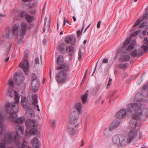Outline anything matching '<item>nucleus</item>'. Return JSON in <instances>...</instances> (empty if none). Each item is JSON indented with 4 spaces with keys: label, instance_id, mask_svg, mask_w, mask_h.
Segmentation results:
<instances>
[{
    "label": "nucleus",
    "instance_id": "1",
    "mask_svg": "<svg viewBox=\"0 0 148 148\" xmlns=\"http://www.w3.org/2000/svg\"><path fill=\"white\" fill-rule=\"evenodd\" d=\"M142 105L140 103H131L130 106L132 108L134 114L132 115V119L130 122L131 127L134 129L137 125V120H143L147 119L148 116V111H147L143 114V111L142 109Z\"/></svg>",
    "mask_w": 148,
    "mask_h": 148
},
{
    "label": "nucleus",
    "instance_id": "2",
    "mask_svg": "<svg viewBox=\"0 0 148 148\" xmlns=\"http://www.w3.org/2000/svg\"><path fill=\"white\" fill-rule=\"evenodd\" d=\"M32 100L29 102L27 101V98L25 96H23L21 100L22 106L26 110V115L29 117H32L35 116V113L33 110L34 108H37L38 111H40L38 106L36 104L38 102L37 95H32Z\"/></svg>",
    "mask_w": 148,
    "mask_h": 148
},
{
    "label": "nucleus",
    "instance_id": "3",
    "mask_svg": "<svg viewBox=\"0 0 148 148\" xmlns=\"http://www.w3.org/2000/svg\"><path fill=\"white\" fill-rule=\"evenodd\" d=\"M15 94V101L12 103L11 104L9 102H7L5 105L6 112L10 114L9 119L10 121H14V119L17 116V113L18 110V103L19 102L20 97L18 93L16 91H14Z\"/></svg>",
    "mask_w": 148,
    "mask_h": 148
},
{
    "label": "nucleus",
    "instance_id": "4",
    "mask_svg": "<svg viewBox=\"0 0 148 148\" xmlns=\"http://www.w3.org/2000/svg\"><path fill=\"white\" fill-rule=\"evenodd\" d=\"M57 69H62L55 76L56 80L58 84H62L68 80V72H70V70L69 69V65L68 64H64L58 66Z\"/></svg>",
    "mask_w": 148,
    "mask_h": 148
},
{
    "label": "nucleus",
    "instance_id": "5",
    "mask_svg": "<svg viewBox=\"0 0 148 148\" xmlns=\"http://www.w3.org/2000/svg\"><path fill=\"white\" fill-rule=\"evenodd\" d=\"M140 31V30H138L131 34V36L129 38H127L123 42L121 47L117 50V53H119L120 52H122L123 53H127V51H130L133 49L136 43V41L135 40H132L130 45L128 46H127L131 40L132 36H135L138 34Z\"/></svg>",
    "mask_w": 148,
    "mask_h": 148
},
{
    "label": "nucleus",
    "instance_id": "6",
    "mask_svg": "<svg viewBox=\"0 0 148 148\" xmlns=\"http://www.w3.org/2000/svg\"><path fill=\"white\" fill-rule=\"evenodd\" d=\"M127 137L123 135H116L112 138L113 144L118 147L126 145L127 143Z\"/></svg>",
    "mask_w": 148,
    "mask_h": 148
},
{
    "label": "nucleus",
    "instance_id": "7",
    "mask_svg": "<svg viewBox=\"0 0 148 148\" xmlns=\"http://www.w3.org/2000/svg\"><path fill=\"white\" fill-rule=\"evenodd\" d=\"M25 125L27 128H30L32 127H34L31 128L29 130L30 134L35 135L37 134L36 127L38 125H36V122L35 120H32L30 119L27 120L26 121Z\"/></svg>",
    "mask_w": 148,
    "mask_h": 148
},
{
    "label": "nucleus",
    "instance_id": "8",
    "mask_svg": "<svg viewBox=\"0 0 148 148\" xmlns=\"http://www.w3.org/2000/svg\"><path fill=\"white\" fill-rule=\"evenodd\" d=\"M14 78L17 85H21L23 87H25V84L23 82L25 79V77L23 74L16 73L14 74Z\"/></svg>",
    "mask_w": 148,
    "mask_h": 148
},
{
    "label": "nucleus",
    "instance_id": "9",
    "mask_svg": "<svg viewBox=\"0 0 148 148\" xmlns=\"http://www.w3.org/2000/svg\"><path fill=\"white\" fill-rule=\"evenodd\" d=\"M32 90L34 92H35L37 91L39 89L40 81L37 79L36 75L34 74H32Z\"/></svg>",
    "mask_w": 148,
    "mask_h": 148
},
{
    "label": "nucleus",
    "instance_id": "10",
    "mask_svg": "<svg viewBox=\"0 0 148 148\" xmlns=\"http://www.w3.org/2000/svg\"><path fill=\"white\" fill-rule=\"evenodd\" d=\"M79 114L76 111L72 112L69 116L68 123L72 125L76 123L79 119Z\"/></svg>",
    "mask_w": 148,
    "mask_h": 148
},
{
    "label": "nucleus",
    "instance_id": "11",
    "mask_svg": "<svg viewBox=\"0 0 148 148\" xmlns=\"http://www.w3.org/2000/svg\"><path fill=\"white\" fill-rule=\"evenodd\" d=\"M19 66L23 69L25 74H28V72L29 69V64L27 60H25L23 62L21 63Z\"/></svg>",
    "mask_w": 148,
    "mask_h": 148
},
{
    "label": "nucleus",
    "instance_id": "12",
    "mask_svg": "<svg viewBox=\"0 0 148 148\" xmlns=\"http://www.w3.org/2000/svg\"><path fill=\"white\" fill-rule=\"evenodd\" d=\"M137 132L133 130H131L128 134V138H127V143H130L137 135Z\"/></svg>",
    "mask_w": 148,
    "mask_h": 148
},
{
    "label": "nucleus",
    "instance_id": "13",
    "mask_svg": "<svg viewBox=\"0 0 148 148\" xmlns=\"http://www.w3.org/2000/svg\"><path fill=\"white\" fill-rule=\"evenodd\" d=\"M126 116V110L124 108H123L119 111L116 114V119H121L125 118Z\"/></svg>",
    "mask_w": 148,
    "mask_h": 148
},
{
    "label": "nucleus",
    "instance_id": "14",
    "mask_svg": "<svg viewBox=\"0 0 148 148\" xmlns=\"http://www.w3.org/2000/svg\"><path fill=\"white\" fill-rule=\"evenodd\" d=\"M143 54V52L140 49H138V50L135 49L132 51L130 53L132 56L138 57L141 56Z\"/></svg>",
    "mask_w": 148,
    "mask_h": 148
},
{
    "label": "nucleus",
    "instance_id": "15",
    "mask_svg": "<svg viewBox=\"0 0 148 148\" xmlns=\"http://www.w3.org/2000/svg\"><path fill=\"white\" fill-rule=\"evenodd\" d=\"M12 35L11 29H10L9 27H7L3 35V38L9 39Z\"/></svg>",
    "mask_w": 148,
    "mask_h": 148
},
{
    "label": "nucleus",
    "instance_id": "16",
    "mask_svg": "<svg viewBox=\"0 0 148 148\" xmlns=\"http://www.w3.org/2000/svg\"><path fill=\"white\" fill-rule=\"evenodd\" d=\"M75 38L71 36H68L65 39V42L67 44H69L73 41V42L71 44L73 46L75 45Z\"/></svg>",
    "mask_w": 148,
    "mask_h": 148
},
{
    "label": "nucleus",
    "instance_id": "17",
    "mask_svg": "<svg viewBox=\"0 0 148 148\" xmlns=\"http://www.w3.org/2000/svg\"><path fill=\"white\" fill-rule=\"evenodd\" d=\"M32 143L34 148H40V144L38 140V138L36 137H35L33 138V140H32Z\"/></svg>",
    "mask_w": 148,
    "mask_h": 148
},
{
    "label": "nucleus",
    "instance_id": "18",
    "mask_svg": "<svg viewBox=\"0 0 148 148\" xmlns=\"http://www.w3.org/2000/svg\"><path fill=\"white\" fill-rule=\"evenodd\" d=\"M27 24L25 22H23L21 25V35L24 36L26 34L27 31Z\"/></svg>",
    "mask_w": 148,
    "mask_h": 148
},
{
    "label": "nucleus",
    "instance_id": "19",
    "mask_svg": "<svg viewBox=\"0 0 148 148\" xmlns=\"http://www.w3.org/2000/svg\"><path fill=\"white\" fill-rule=\"evenodd\" d=\"M120 123L119 121H117V120L114 121L111 125L109 126V129L111 131L116 127L119 126Z\"/></svg>",
    "mask_w": 148,
    "mask_h": 148
},
{
    "label": "nucleus",
    "instance_id": "20",
    "mask_svg": "<svg viewBox=\"0 0 148 148\" xmlns=\"http://www.w3.org/2000/svg\"><path fill=\"white\" fill-rule=\"evenodd\" d=\"M19 28V25L18 23L15 24L13 26L12 28V31L14 35H17L18 34Z\"/></svg>",
    "mask_w": 148,
    "mask_h": 148
},
{
    "label": "nucleus",
    "instance_id": "21",
    "mask_svg": "<svg viewBox=\"0 0 148 148\" xmlns=\"http://www.w3.org/2000/svg\"><path fill=\"white\" fill-rule=\"evenodd\" d=\"M15 129L17 135H19L20 133H24V128L22 126L18 125L16 126Z\"/></svg>",
    "mask_w": 148,
    "mask_h": 148
},
{
    "label": "nucleus",
    "instance_id": "22",
    "mask_svg": "<svg viewBox=\"0 0 148 148\" xmlns=\"http://www.w3.org/2000/svg\"><path fill=\"white\" fill-rule=\"evenodd\" d=\"M117 66L118 68L119 69H122L124 70L128 67L129 65L127 63H125V64L121 63L118 64Z\"/></svg>",
    "mask_w": 148,
    "mask_h": 148
},
{
    "label": "nucleus",
    "instance_id": "23",
    "mask_svg": "<svg viewBox=\"0 0 148 148\" xmlns=\"http://www.w3.org/2000/svg\"><path fill=\"white\" fill-rule=\"evenodd\" d=\"M75 108L77 110V111L79 114L81 113L82 109V104L80 102H77L75 103Z\"/></svg>",
    "mask_w": 148,
    "mask_h": 148
},
{
    "label": "nucleus",
    "instance_id": "24",
    "mask_svg": "<svg viewBox=\"0 0 148 148\" xmlns=\"http://www.w3.org/2000/svg\"><path fill=\"white\" fill-rule=\"evenodd\" d=\"M120 60L123 62H127L129 61L130 59V57L129 55H124L120 58Z\"/></svg>",
    "mask_w": 148,
    "mask_h": 148
},
{
    "label": "nucleus",
    "instance_id": "25",
    "mask_svg": "<svg viewBox=\"0 0 148 148\" xmlns=\"http://www.w3.org/2000/svg\"><path fill=\"white\" fill-rule=\"evenodd\" d=\"M57 62L59 65H62L63 62V55H60L57 59Z\"/></svg>",
    "mask_w": 148,
    "mask_h": 148
},
{
    "label": "nucleus",
    "instance_id": "26",
    "mask_svg": "<svg viewBox=\"0 0 148 148\" xmlns=\"http://www.w3.org/2000/svg\"><path fill=\"white\" fill-rule=\"evenodd\" d=\"M25 120V118L23 116H21L17 118L15 121L16 124H21L23 123Z\"/></svg>",
    "mask_w": 148,
    "mask_h": 148
},
{
    "label": "nucleus",
    "instance_id": "27",
    "mask_svg": "<svg viewBox=\"0 0 148 148\" xmlns=\"http://www.w3.org/2000/svg\"><path fill=\"white\" fill-rule=\"evenodd\" d=\"M66 51L69 52V54L72 56L73 53L75 49L72 46H70L66 47Z\"/></svg>",
    "mask_w": 148,
    "mask_h": 148
},
{
    "label": "nucleus",
    "instance_id": "28",
    "mask_svg": "<svg viewBox=\"0 0 148 148\" xmlns=\"http://www.w3.org/2000/svg\"><path fill=\"white\" fill-rule=\"evenodd\" d=\"M25 19L29 23L32 22L34 20V17L29 14H27L25 17Z\"/></svg>",
    "mask_w": 148,
    "mask_h": 148
},
{
    "label": "nucleus",
    "instance_id": "29",
    "mask_svg": "<svg viewBox=\"0 0 148 148\" xmlns=\"http://www.w3.org/2000/svg\"><path fill=\"white\" fill-rule=\"evenodd\" d=\"M65 44L64 43L61 44L59 47V51L62 53H65V50L64 48Z\"/></svg>",
    "mask_w": 148,
    "mask_h": 148
},
{
    "label": "nucleus",
    "instance_id": "30",
    "mask_svg": "<svg viewBox=\"0 0 148 148\" xmlns=\"http://www.w3.org/2000/svg\"><path fill=\"white\" fill-rule=\"evenodd\" d=\"M88 96V93H86L85 95H83L82 97V103L85 104L87 102V99Z\"/></svg>",
    "mask_w": 148,
    "mask_h": 148
},
{
    "label": "nucleus",
    "instance_id": "31",
    "mask_svg": "<svg viewBox=\"0 0 148 148\" xmlns=\"http://www.w3.org/2000/svg\"><path fill=\"white\" fill-rule=\"evenodd\" d=\"M100 86L99 85H97L93 89L92 93L94 94H96L99 90Z\"/></svg>",
    "mask_w": 148,
    "mask_h": 148
},
{
    "label": "nucleus",
    "instance_id": "32",
    "mask_svg": "<svg viewBox=\"0 0 148 148\" xmlns=\"http://www.w3.org/2000/svg\"><path fill=\"white\" fill-rule=\"evenodd\" d=\"M68 131L70 134L72 135H74L76 132L75 130L72 127H69Z\"/></svg>",
    "mask_w": 148,
    "mask_h": 148
},
{
    "label": "nucleus",
    "instance_id": "33",
    "mask_svg": "<svg viewBox=\"0 0 148 148\" xmlns=\"http://www.w3.org/2000/svg\"><path fill=\"white\" fill-rule=\"evenodd\" d=\"M49 122L51 127L53 128L55 126L56 122L55 120L53 119H51L49 121Z\"/></svg>",
    "mask_w": 148,
    "mask_h": 148
},
{
    "label": "nucleus",
    "instance_id": "34",
    "mask_svg": "<svg viewBox=\"0 0 148 148\" xmlns=\"http://www.w3.org/2000/svg\"><path fill=\"white\" fill-rule=\"evenodd\" d=\"M10 47H10V48H9L6 51V53L5 54V55H6V56H7V57L5 60V62H7L9 60L10 56H8V55L9 51H10Z\"/></svg>",
    "mask_w": 148,
    "mask_h": 148
},
{
    "label": "nucleus",
    "instance_id": "35",
    "mask_svg": "<svg viewBox=\"0 0 148 148\" xmlns=\"http://www.w3.org/2000/svg\"><path fill=\"white\" fill-rule=\"evenodd\" d=\"M141 48L145 53L147 52L148 50V47L147 46L143 45L141 46Z\"/></svg>",
    "mask_w": 148,
    "mask_h": 148
},
{
    "label": "nucleus",
    "instance_id": "36",
    "mask_svg": "<svg viewBox=\"0 0 148 148\" xmlns=\"http://www.w3.org/2000/svg\"><path fill=\"white\" fill-rule=\"evenodd\" d=\"M82 52H81V49L80 48L79 49L78 51V59L79 61H80L82 59Z\"/></svg>",
    "mask_w": 148,
    "mask_h": 148
},
{
    "label": "nucleus",
    "instance_id": "37",
    "mask_svg": "<svg viewBox=\"0 0 148 148\" xmlns=\"http://www.w3.org/2000/svg\"><path fill=\"white\" fill-rule=\"evenodd\" d=\"M143 19H148V12H146L142 17Z\"/></svg>",
    "mask_w": 148,
    "mask_h": 148
},
{
    "label": "nucleus",
    "instance_id": "38",
    "mask_svg": "<svg viewBox=\"0 0 148 148\" xmlns=\"http://www.w3.org/2000/svg\"><path fill=\"white\" fill-rule=\"evenodd\" d=\"M141 19L139 18L138 19L135 23L133 27H135L138 25L141 22Z\"/></svg>",
    "mask_w": 148,
    "mask_h": 148
},
{
    "label": "nucleus",
    "instance_id": "39",
    "mask_svg": "<svg viewBox=\"0 0 148 148\" xmlns=\"http://www.w3.org/2000/svg\"><path fill=\"white\" fill-rule=\"evenodd\" d=\"M8 84L10 86L12 87H13L14 86V82L12 79H10L9 80L8 82Z\"/></svg>",
    "mask_w": 148,
    "mask_h": 148
},
{
    "label": "nucleus",
    "instance_id": "40",
    "mask_svg": "<svg viewBox=\"0 0 148 148\" xmlns=\"http://www.w3.org/2000/svg\"><path fill=\"white\" fill-rule=\"evenodd\" d=\"M27 14V12L25 11H23L21 12L19 14V16L21 17H24L25 16H26Z\"/></svg>",
    "mask_w": 148,
    "mask_h": 148
},
{
    "label": "nucleus",
    "instance_id": "41",
    "mask_svg": "<svg viewBox=\"0 0 148 148\" xmlns=\"http://www.w3.org/2000/svg\"><path fill=\"white\" fill-rule=\"evenodd\" d=\"M24 37H22L20 39L18 42V44L19 45L22 44L24 42Z\"/></svg>",
    "mask_w": 148,
    "mask_h": 148
},
{
    "label": "nucleus",
    "instance_id": "42",
    "mask_svg": "<svg viewBox=\"0 0 148 148\" xmlns=\"http://www.w3.org/2000/svg\"><path fill=\"white\" fill-rule=\"evenodd\" d=\"M27 144V143L26 142L25 139H23V146L22 147V148H25V147H26Z\"/></svg>",
    "mask_w": 148,
    "mask_h": 148
},
{
    "label": "nucleus",
    "instance_id": "43",
    "mask_svg": "<svg viewBox=\"0 0 148 148\" xmlns=\"http://www.w3.org/2000/svg\"><path fill=\"white\" fill-rule=\"evenodd\" d=\"M147 24V22H144L141 23L139 26V27L140 28H142L144 26H145Z\"/></svg>",
    "mask_w": 148,
    "mask_h": 148
},
{
    "label": "nucleus",
    "instance_id": "44",
    "mask_svg": "<svg viewBox=\"0 0 148 148\" xmlns=\"http://www.w3.org/2000/svg\"><path fill=\"white\" fill-rule=\"evenodd\" d=\"M87 71H88V70H87V69L85 72V73L84 74V76L83 77V79H82V82H81L82 83H84V82L85 81V78H86V74L87 72Z\"/></svg>",
    "mask_w": 148,
    "mask_h": 148
},
{
    "label": "nucleus",
    "instance_id": "45",
    "mask_svg": "<svg viewBox=\"0 0 148 148\" xmlns=\"http://www.w3.org/2000/svg\"><path fill=\"white\" fill-rule=\"evenodd\" d=\"M0 148H6V144L5 142L0 143Z\"/></svg>",
    "mask_w": 148,
    "mask_h": 148
},
{
    "label": "nucleus",
    "instance_id": "46",
    "mask_svg": "<svg viewBox=\"0 0 148 148\" xmlns=\"http://www.w3.org/2000/svg\"><path fill=\"white\" fill-rule=\"evenodd\" d=\"M143 43L146 45H148V39L147 38L145 37L144 39Z\"/></svg>",
    "mask_w": 148,
    "mask_h": 148
},
{
    "label": "nucleus",
    "instance_id": "47",
    "mask_svg": "<svg viewBox=\"0 0 148 148\" xmlns=\"http://www.w3.org/2000/svg\"><path fill=\"white\" fill-rule=\"evenodd\" d=\"M12 140V138L11 136L10 135H9L8 136V143H11Z\"/></svg>",
    "mask_w": 148,
    "mask_h": 148
},
{
    "label": "nucleus",
    "instance_id": "48",
    "mask_svg": "<svg viewBox=\"0 0 148 148\" xmlns=\"http://www.w3.org/2000/svg\"><path fill=\"white\" fill-rule=\"evenodd\" d=\"M3 120V117L2 114L0 113V123L1 124Z\"/></svg>",
    "mask_w": 148,
    "mask_h": 148
},
{
    "label": "nucleus",
    "instance_id": "49",
    "mask_svg": "<svg viewBox=\"0 0 148 148\" xmlns=\"http://www.w3.org/2000/svg\"><path fill=\"white\" fill-rule=\"evenodd\" d=\"M126 110V112L130 113H132V110L131 109L130 107H128L127 108Z\"/></svg>",
    "mask_w": 148,
    "mask_h": 148
},
{
    "label": "nucleus",
    "instance_id": "50",
    "mask_svg": "<svg viewBox=\"0 0 148 148\" xmlns=\"http://www.w3.org/2000/svg\"><path fill=\"white\" fill-rule=\"evenodd\" d=\"M82 31H80V30H78L77 32V35L78 37H79L82 33Z\"/></svg>",
    "mask_w": 148,
    "mask_h": 148
},
{
    "label": "nucleus",
    "instance_id": "51",
    "mask_svg": "<svg viewBox=\"0 0 148 148\" xmlns=\"http://www.w3.org/2000/svg\"><path fill=\"white\" fill-rule=\"evenodd\" d=\"M104 135L105 136H107L109 135V133L106 130L104 132Z\"/></svg>",
    "mask_w": 148,
    "mask_h": 148
},
{
    "label": "nucleus",
    "instance_id": "52",
    "mask_svg": "<svg viewBox=\"0 0 148 148\" xmlns=\"http://www.w3.org/2000/svg\"><path fill=\"white\" fill-rule=\"evenodd\" d=\"M36 63V64H39V59L38 57H36L35 59Z\"/></svg>",
    "mask_w": 148,
    "mask_h": 148
},
{
    "label": "nucleus",
    "instance_id": "53",
    "mask_svg": "<svg viewBox=\"0 0 148 148\" xmlns=\"http://www.w3.org/2000/svg\"><path fill=\"white\" fill-rule=\"evenodd\" d=\"M101 23V22L100 21H99L98 22V23L97 25V27L98 28H99L100 27Z\"/></svg>",
    "mask_w": 148,
    "mask_h": 148
},
{
    "label": "nucleus",
    "instance_id": "54",
    "mask_svg": "<svg viewBox=\"0 0 148 148\" xmlns=\"http://www.w3.org/2000/svg\"><path fill=\"white\" fill-rule=\"evenodd\" d=\"M13 91V90L11 88H9L8 90V92L9 93H12Z\"/></svg>",
    "mask_w": 148,
    "mask_h": 148
},
{
    "label": "nucleus",
    "instance_id": "55",
    "mask_svg": "<svg viewBox=\"0 0 148 148\" xmlns=\"http://www.w3.org/2000/svg\"><path fill=\"white\" fill-rule=\"evenodd\" d=\"M37 11L36 10H32L31 12V14L32 15L36 13V12Z\"/></svg>",
    "mask_w": 148,
    "mask_h": 148
},
{
    "label": "nucleus",
    "instance_id": "56",
    "mask_svg": "<svg viewBox=\"0 0 148 148\" xmlns=\"http://www.w3.org/2000/svg\"><path fill=\"white\" fill-rule=\"evenodd\" d=\"M108 60L107 59H103V63H106L108 62Z\"/></svg>",
    "mask_w": 148,
    "mask_h": 148
},
{
    "label": "nucleus",
    "instance_id": "57",
    "mask_svg": "<svg viewBox=\"0 0 148 148\" xmlns=\"http://www.w3.org/2000/svg\"><path fill=\"white\" fill-rule=\"evenodd\" d=\"M24 56L25 57V59H27L28 56V53L26 52H24Z\"/></svg>",
    "mask_w": 148,
    "mask_h": 148
},
{
    "label": "nucleus",
    "instance_id": "58",
    "mask_svg": "<svg viewBox=\"0 0 148 148\" xmlns=\"http://www.w3.org/2000/svg\"><path fill=\"white\" fill-rule=\"evenodd\" d=\"M64 23L62 25V27H64L66 24V20L65 19V17H64Z\"/></svg>",
    "mask_w": 148,
    "mask_h": 148
},
{
    "label": "nucleus",
    "instance_id": "59",
    "mask_svg": "<svg viewBox=\"0 0 148 148\" xmlns=\"http://www.w3.org/2000/svg\"><path fill=\"white\" fill-rule=\"evenodd\" d=\"M112 83V82H108L107 85V88H109Z\"/></svg>",
    "mask_w": 148,
    "mask_h": 148
},
{
    "label": "nucleus",
    "instance_id": "60",
    "mask_svg": "<svg viewBox=\"0 0 148 148\" xmlns=\"http://www.w3.org/2000/svg\"><path fill=\"white\" fill-rule=\"evenodd\" d=\"M112 83V82H108L107 85V88H109Z\"/></svg>",
    "mask_w": 148,
    "mask_h": 148
},
{
    "label": "nucleus",
    "instance_id": "61",
    "mask_svg": "<svg viewBox=\"0 0 148 148\" xmlns=\"http://www.w3.org/2000/svg\"><path fill=\"white\" fill-rule=\"evenodd\" d=\"M147 32V30H143L142 32V33L143 34V35L144 36L146 34Z\"/></svg>",
    "mask_w": 148,
    "mask_h": 148
},
{
    "label": "nucleus",
    "instance_id": "62",
    "mask_svg": "<svg viewBox=\"0 0 148 148\" xmlns=\"http://www.w3.org/2000/svg\"><path fill=\"white\" fill-rule=\"evenodd\" d=\"M3 40L2 39V38H0V45L3 44Z\"/></svg>",
    "mask_w": 148,
    "mask_h": 148
},
{
    "label": "nucleus",
    "instance_id": "63",
    "mask_svg": "<svg viewBox=\"0 0 148 148\" xmlns=\"http://www.w3.org/2000/svg\"><path fill=\"white\" fill-rule=\"evenodd\" d=\"M47 41L45 39H44L42 41V43L44 45H45Z\"/></svg>",
    "mask_w": 148,
    "mask_h": 148
},
{
    "label": "nucleus",
    "instance_id": "64",
    "mask_svg": "<svg viewBox=\"0 0 148 148\" xmlns=\"http://www.w3.org/2000/svg\"><path fill=\"white\" fill-rule=\"evenodd\" d=\"M84 145V140H82V141L81 142V146L82 147Z\"/></svg>",
    "mask_w": 148,
    "mask_h": 148
}]
</instances>
